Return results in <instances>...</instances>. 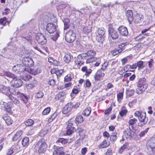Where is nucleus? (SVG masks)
I'll return each instance as SVG.
<instances>
[{
  "instance_id": "nucleus-26",
  "label": "nucleus",
  "mask_w": 155,
  "mask_h": 155,
  "mask_svg": "<svg viewBox=\"0 0 155 155\" xmlns=\"http://www.w3.org/2000/svg\"><path fill=\"white\" fill-rule=\"evenodd\" d=\"M20 77L22 79L25 81H28L32 78L29 74L27 73H24Z\"/></svg>"
},
{
  "instance_id": "nucleus-63",
  "label": "nucleus",
  "mask_w": 155,
  "mask_h": 155,
  "mask_svg": "<svg viewBox=\"0 0 155 155\" xmlns=\"http://www.w3.org/2000/svg\"><path fill=\"white\" fill-rule=\"evenodd\" d=\"M143 38V37L142 35H140L135 38V40L136 41H139L141 40Z\"/></svg>"
},
{
  "instance_id": "nucleus-31",
  "label": "nucleus",
  "mask_w": 155,
  "mask_h": 155,
  "mask_svg": "<svg viewBox=\"0 0 155 155\" xmlns=\"http://www.w3.org/2000/svg\"><path fill=\"white\" fill-rule=\"evenodd\" d=\"M2 87L0 92L7 95L9 93L10 88L3 85V87Z\"/></svg>"
},
{
  "instance_id": "nucleus-29",
  "label": "nucleus",
  "mask_w": 155,
  "mask_h": 155,
  "mask_svg": "<svg viewBox=\"0 0 155 155\" xmlns=\"http://www.w3.org/2000/svg\"><path fill=\"white\" fill-rule=\"evenodd\" d=\"M105 36L96 35V40L100 43L102 44L104 40Z\"/></svg>"
},
{
  "instance_id": "nucleus-27",
  "label": "nucleus",
  "mask_w": 155,
  "mask_h": 155,
  "mask_svg": "<svg viewBox=\"0 0 155 155\" xmlns=\"http://www.w3.org/2000/svg\"><path fill=\"white\" fill-rule=\"evenodd\" d=\"M29 138L28 137H25L22 140L21 144L23 147H27L29 144Z\"/></svg>"
},
{
  "instance_id": "nucleus-42",
  "label": "nucleus",
  "mask_w": 155,
  "mask_h": 155,
  "mask_svg": "<svg viewBox=\"0 0 155 155\" xmlns=\"http://www.w3.org/2000/svg\"><path fill=\"white\" fill-rule=\"evenodd\" d=\"M87 54L88 58L94 57L96 54V52L94 51L90 50L87 51Z\"/></svg>"
},
{
  "instance_id": "nucleus-54",
  "label": "nucleus",
  "mask_w": 155,
  "mask_h": 155,
  "mask_svg": "<svg viewBox=\"0 0 155 155\" xmlns=\"http://www.w3.org/2000/svg\"><path fill=\"white\" fill-rule=\"evenodd\" d=\"M75 130L77 133L79 134V135L82 134L84 131L83 129L81 127L78 128L76 130Z\"/></svg>"
},
{
  "instance_id": "nucleus-47",
  "label": "nucleus",
  "mask_w": 155,
  "mask_h": 155,
  "mask_svg": "<svg viewBox=\"0 0 155 155\" xmlns=\"http://www.w3.org/2000/svg\"><path fill=\"white\" fill-rule=\"evenodd\" d=\"M51 111V109L49 107L45 108L42 112V114L43 115H47Z\"/></svg>"
},
{
  "instance_id": "nucleus-30",
  "label": "nucleus",
  "mask_w": 155,
  "mask_h": 155,
  "mask_svg": "<svg viewBox=\"0 0 155 155\" xmlns=\"http://www.w3.org/2000/svg\"><path fill=\"white\" fill-rule=\"evenodd\" d=\"M12 103L9 102L8 103H6V104H5L4 106L6 111L7 112L10 113L11 111V108L12 107Z\"/></svg>"
},
{
  "instance_id": "nucleus-17",
  "label": "nucleus",
  "mask_w": 155,
  "mask_h": 155,
  "mask_svg": "<svg viewBox=\"0 0 155 155\" xmlns=\"http://www.w3.org/2000/svg\"><path fill=\"white\" fill-rule=\"evenodd\" d=\"M104 73L98 71L94 74V77L95 80L96 81H97L100 80L104 76Z\"/></svg>"
},
{
  "instance_id": "nucleus-38",
  "label": "nucleus",
  "mask_w": 155,
  "mask_h": 155,
  "mask_svg": "<svg viewBox=\"0 0 155 155\" xmlns=\"http://www.w3.org/2000/svg\"><path fill=\"white\" fill-rule=\"evenodd\" d=\"M104 29L103 28H99L97 30V35H100L101 36H104L105 31Z\"/></svg>"
},
{
  "instance_id": "nucleus-8",
  "label": "nucleus",
  "mask_w": 155,
  "mask_h": 155,
  "mask_svg": "<svg viewBox=\"0 0 155 155\" xmlns=\"http://www.w3.org/2000/svg\"><path fill=\"white\" fill-rule=\"evenodd\" d=\"M65 38L67 42L72 43L75 39V34L74 33L73 31L70 30L66 33Z\"/></svg>"
},
{
  "instance_id": "nucleus-37",
  "label": "nucleus",
  "mask_w": 155,
  "mask_h": 155,
  "mask_svg": "<svg viewBox=\"0 0 155 155\" xmlns=\"http://www.w3.org/2000/svg\"><path fill=\"white\" fill-rule=\"evenodd\" d=\"M88 57L87 53L86 54H81L78 56L77 58L80 60L81 59L83 60H87L88 58Z\"/></svg>"
},
{
  "instance_id": "nucleus-28",
  "label": "nucleus",
  "mask_w": 155,
  "mask_h": 155,
  "mask_svg": "<svg viewBox=\"0 0 155 155\" xmlns=\"http://www.w3.org/2000/svg\"><path fill=\"white\" fill-rule=\"evenodd\" d=\"M128 144L126 143L124 144L122 146H121L118 150V153L120 154H121L123 151L126 149H127L128 147Z\"/></svg>"
},
{
  "instance_id": "nucleus-48",
  "label": "nucleus",
  "mask_w": 155,
  "mask_h": 155,
  "mask_svg": "<svg viewBox=\"0 0 155 155\" xmlns=\"http://www.w3.org/2000/svg\"><path fill=\"white\" fill-rule=\"evenodd\" d=\"M44 95L43 93L41 91H39L35 95L36 98H40L42 97Z\"/></svg>"
},
{
  "instance_id": "nucleus-9",
  "label": "nucleus",
  "mask_w": 155,
  "mask_h": 155,
  "mask_svg": "<svg viewBox=\"0 0 155 155\" xmlns=\"http://www.w3.org/2000/svg\"><path fill=\"white\" fill-rule=\"evenodd\" d=\"M23 65L30 67H32L34 64V62L32 59L29 57H25L22 60Z\"/></svg>"
},
{
  "instance_id": "nucleus-55",
  "label": "nucleus",
  "mask_w": 155,
  "mask_h": 155,
  "mask_svg": "<svg viewBox=\"0 0 155 155\" xmlns=\"http://www.w3.org/2000/svg\"><path fill=\"white\" fill-rule=\"evenodd\" d=\"M64 81L66 82H69L71 81L72 80L71 78V74H68L64 78Z\"/></svg>"
},
{
  "instance_id": "nucleus-64",
  "label": "nucleus",
  "mask_w": 155,
  "mask_h": 155,
  "mask_svg": "<svg viewBox=\"0 0 155 155\" xmlns=\"http://www.w3.org/2000/svg\"><path fill=\"white\" fill-rule=\"evenodd\" d=\"M6 18H1L0 19V24L4 25H5L6 24Z\"/></svg>"
},
{
  "instance_id": "nucleus-41",
  "label": "nucleus",
  "mask_w": 155,
  "mask_h": 155,
  "mask_svg": "<svg viewBox=\"0 0 155 155\" xmlns=\"http://www.w3.org/2000/svg\"><path fill=\"white\" fill-rule=\"evenodd\" d=\"M8 97L10 99L12 100L14 104H17L19 103V101L16 98L12 96V95L9 94Z\"/></svg>"
},
{
  "instance_id": "nucleus-32",
  "label": "nucleus",
  "mask_w": 155,
  "mask_h": 155,
  "mask_svg": "<svg viewBox=\"0 0 155 155\" xmlns=\"http://www.w3.org/2000/svg\"><path fill=\"white\" fill-rule=\"evenodd\" d=\"M64 24V30H67L69 27L70 25L69 23L70 22V20L68 18L64 19L63 21Z\"/></svg>"
},
{
  "instance_id": "nucleus-56",
  "label": "nucleus",
  "mask_w": 155,
  "mask_h": 155,
  "mask_svg": "<svg viewBox=\"0 0 155 155\" xmlns=\"http://www.w3.org/2000/svg\"><path fill=\"white\" fill-rule=\"evenodd\" d=\"M108 64V62H105L102 65L101 69L104 71L106 69V68L107 67Z\"/></svg>"
},
{
  "instance_id": "nucleus-3",
  "label": "nucleus",
  "mask_w": 155,
  "mask_h": 155,
  "mask_svg": "<svg viewBox=\"0 0 155 155\" xmlns=\"http://www.w3.org/2000/svg\"><path fill=\"white\" fill-rule=\"evenodd\" d=\"M137 85L136 92L138 94H142L147 87V84H146V79L144 77L139 78Z\"/></svg>"
},
{
  "instance_id": "nucleus-57",
  "label": "nucleus",
  "mask_w": 155,
  "mask_h": 155,
  "mask_svg": "<svg viewBox=\"0 0 155 155\" xmlns=\"http://www.w3.org/2000/svg\"><path fill=\"white\" fill-rule=\"evenodd\" d=\"M94 60L95 59L94 57H90L87 58V60L86 61V62L87 63H88L90 62H92L94 61Z\"/></svg>"
},
{
  "instance_id": "nucleus-35",
  "label": "nucleus",
  "mask_w": 155,
  "mask_h": 155,
  "mask_svg": "<svg viewBox=\"0 0 155 155\" xmlns=\"http://www.w3.org/2000/svg\"><path fill=\"white\" fill-rule=\"evenodd\" d=\"M135 93V90L131 89H128L126 90V94L127 96L130 97L132 96Z\"/></svg>"
},
{
  "instance_id": "nucleus-20",
  "label": "nucleus",
  "mask_w": 155,
  "mask_h": 155,
  "mask_svg": "<svg viewBox=\"0 0 155 155\" xmlns=\"http://www.w3.org/2000/svg\"><path fill=\"white\" fill-rule=\"evenodd\" d=\"M148 148L149 147L153 152V149L155 147V138H153L150 140L147 144Z\"/></svg>"
},
{
  "instance_id": "nucleus-58",
  "label": "nucleus",
  "mask_w": 155,
  "mask_h": 155,
  "mask_svg": "<svg viewBox=\"0 0 155 155\" xmlns=\"http://www.w3.org/2000/svg\"><path fill=\"white\" fill-rule=\"evenodd\" d=\"M20 65H21V67L20 66V68H19L18 73L24 71L26 69V66H23V65L20 64Z\"/></svg>"
},
{
  "instance_id": "nucleus-19",
  "label": "nucleus",
  "mask_w": 155,
  "mask_h": 155,
  "mask_svg": "<svg viewBox=\"0 0 155 155\" xmlns=\"http://www.w3.org/2000/svg\"><path fill=\"white\" fill-rule=\"evenodd\" d=\"M126 15L129 23L130 24H131L133 20V14L132 10H127L126 12Z\"/></svg>"
},
{
  "instance_id": "nucleus-43",
  "label": "nucleus",
  "mask_w": 155,
  "mask_h": 155,
  "mask_svg": "<svg viewBox=\"0 0 155 155\" xmlns=\"http://www.w3.org/2000/svg\"><path fill=\"white\" fill-rule=\"evenodd\" d=\"M58 113L55 111L51 116L50 118L48 119L49 122H51L54 120L58 114Z\"/></svg>"
},
{
  "instance_id": "nucleus-39",
  "label": "nucleus",
  "mask_w": 155,
  "mask_h": 155,
  "mask_svg": "<svg viewBox=\"0 0 155 155\" xmlns=\"http://www.w3.org/2000/svg\"><path fill=\"white\" fill-rule=\"evenodd\" d=\"M25 125L28 126H31L34 124V121L31 119H28L25 122Z\"/></svg>"
},
{
  "instance_id": "nucleus-13",
  "label": "nucleus",
  "mask_w": 155,
  "mask_h": 155,
  "mask_svg": "<svg viewBox=\"0 0 155 155\" xmlns=\"http://www.w3.org/2000/svg\"><path fill=\"white\" fill-rule=\"evenodd\" d=\"M64 148L63 147L54 146L53 155H64Z\"/></svg>"
},
{
  "instance_id": "nucleus-40",
  "label": "nucleus",
  "mask_w": 155,
  "mask_h": 155,
  "mask_svg": "<svg viewBox=\"0 0 155 155\" xmlns=\"http://www.w3.org/2000/svg\"><path fill=\"white\" fill-rule=\"evenodd\" d=\"M76 123H81L83 122V117L81 115H78L75 118Z\"/></svg>"
},
{
  "instance_id": "nucleus-45",
  "label": "nucleus",
  "mask_w": 155,
  "mask_h": 155,
  "mask_svg": "<svg viewBox=\"0 0 155 155\" xmlns=\"http://www.w3.org/2000/svg\"><path fill=\"white\" fill-rule=\"evenodd\" d=\"M137 63H135L132 65L128 64L124 67V69H125V68L127 69V68H130V69H135L137 68Z\"/></svg>"
},
{
  "instance_id": "nucleus-24",
  "label": "nucleus",
  "mask_w": 155,
  "mask_h": 155,
  "mask_svg": "<svg viewBox=\"0 0 155 155\" xmlns=\"http://www.w3.org/2000/svg\"><path fill=\"white\" fill-rule=\"evenodd\" d=\"M137 121V120L135 118L130 120L129 121V128L135 129L134 127V125L136 124Z\"/></svg>"
},
{
  "instance_id": "nucleus-33",
  "label": "nucleus",
  "mask_w": 155,
  "mask_h": 155,
  "mask_svg": "<svg viewBox=\"0 0 155 155\" xmlns=\"http://www.w3.org/2000/svg\"><path fill=\"white\" fill-rule=\"evenodd\" d=\"M91 112V109L90 107H88L85 109L83 112V115L86 117L88 116Z\"/></svg>"
},
{
  "instance_id": "nucleus-52",
  "label": "nucleus",
  "mask_w": 155,
  "mask_h": 155,
  "mask_svg": "<svg viewBox=\"0 0 155 155\" xmlns=\"http://www.w3.org/2000/svg\"><path fill=\"white\" fill-rule=\"evenodd\" d=\"M137 65L138 67V69H140V68H142L144 67L143 62L142 61H140L138 62L137 63Z\"/></svg>"
},
{
  "instance_id": "nucleus-51",
  "label": "nucleus",
  "mask_w": 155,
  "mask_h": 155,
  "mask_svg": "<svg viewBox=\"0 0 155 155\" xmlns=\"http://www.w3.org/2000/svg\"><path fill=\"white\" fill-rule=\"evenodd\" d=\"M122 51V49L116 50L112 51L111 53L113 56H115Z\"/></svg>"
},
{
  "instance_id": "nucleus-10",
  "label": "nucleus",
  "mask_w": 155,
  "mask_h": 155,
  "mask_svg": "<svg viewBox=\"0 0 155 155\" xmlns=\"http://www.w3.org/2000/svg\"><path fill=\"white\" fill-rule=\"evenodd\" d=\"M136 130L135 129H127L125 131L124 135L127 140H130L134 136Z\"/></svg>"
},
{
  "instance_id": "nucleus-11",
  "label": "nucleus",
  "mask_w": 155,
  "mask_h": 155,
  "mask_svg": "<svg viewBox=\"0 0 155 155\" xmlns=\"http://www.w3.org/2000/svg\"><path fill=\"white\" fill-rule=\"evenodd\" d=\"M109 35L114 40L117 39L119 36L117 31L110 27L109 28Z\"/></svg>"
},
{
  "instance_id": "nucleus-5",
  "label": "nucleus",
  "mask_w": 155,
  "mask_h": 155,
  "mask_svg": "<svg viewBox=\"0 0 155 155\" xmlns=\"http://www.w3.org/2000/svg\"><path fill=\"white\" fill-rule=\"evenodd\" d=\"M35 147L38 149V153H44L46 150L47 145L44 139H41L37 143Z\"/></svg>"
},
{
  "instance_id": "nucleus-23",
  "label": "nucleus",
  "mask_w": 155,
  "mask_h": 155,
  "mask_svg": "<svg viewBox=\"0 0 155 155\" xmlns=\"http://www.w3.org/2000/svg\"><path fill=\"white\" fill-rule=\"evenodd\" d=\"M110 144L109 141H107L106 140H104L103 141L99 146V148H106L108 147Z\"/></svg>"
},
{
  "instance_id": "nucleus-53",
  "label": "nucleus",
  "mask_w": 155,
  "mask_h": 155,
  "mask_svg": "<svg viewBox=\"0 0 155 155\" xmlns=\"http://www.w3.org/2000/svg\"><path fill=\"white\" fill-rule=\"evenodd\" d=\"M83 62H82L78 59H76L74 61V64L77 65V66H80L83 64Z\"/></svg>"
},
{
  "instance_id": "nucleus-2",
  "label": "nucleus",
  "mask_w": 155,
  "mask_h": 155,
  "mask_svg": "<svg viewBox=\"0 0 155 155\" xmlns=\"http://www.w3.org/2000/svg\"><path fill=\"white\" fill-rule=\"evenodd\" d=\"M4 75L9 78L12 79V81L14 83L12 86L18 88L22 86L23 83L22 81L15 74L9 72H5L4 73Z\"/></svg>"
},
{
  "instance_id": "nucleus-61",
  "label": "nucleus",
  "mask_w": 155,
  "mask_h": 155,
  "mask_svg": "<svg viewBox=\"0 0 155 155\" xmlns=\"http://www.w3.org/2000/svg\"><path fill=\"white\" fill-rule=\"evenodd\" d=\"M149 129V128H147L141 132L140 134V137H143L145 134V133L147 132Z\"/></svg>"
},
{
  "instance_id": "nucleus-25",
  "label": "nucleus",
  "mask_w": 155,
  "mask_h": 155,
  "mask_svg": "<svg viewBox=\"0 0 155 155\" xmlns=\"http://www.w3.org/2000/svg\"><path fill=\"white\" fill-rule=\"evenodd\" d=\"M6 54H7V55L6 56V57L2 56L0 58L1 60V62L6 63L8 59H11L12 58L11 54H9V53Z\"/></svg>"
},
{
  "instance_id": "nucleus-15",
  "label": "nucleus",
  "mask_w": 155,
  "mask_h": 155,
  "mask_svg": "<svg viewBox=\"0 0 155 155\" xmlns=\"http://www.w3.org/2000/svg\"><path fill=\"white\" fill-rule=\"evenodd\" d=\"M118 30L120 34L123 36H127L128 34L127 28L124 26H120L118 28Z\"/></svg>"
},
{
  "instance_id": "nucleus-36",
  "label": "nucleus",
  "mask_w": 155,
  "mask_h": 155,
  "mask_svg": "<svg viewBox=\"0 0 155 155\" xmlns=\"http://www.w3.org/2000/svg\"><path fill=\"white\" fill-rule=\"evenodd\" d=\"M43 18V17H42V18L41 17L40 19V21H41L43 24L45 22L46 23L47 22H49L50 21H54L53 20H51V19H53L52 18L50 19L49 17L48 18L47 16L45 17L44 18Z\"/></svg>"
},
{
  "instance_id": "nucleus-16",
  "label": "nucleus",
  "mask_w": 155,
  "mask_h": 155,
  "mask_svg": "<svg viewBox=\"0 0 155 155\" xmlns=\"http://www.w3.org/2000/svg\"><path fill=\"white\" fill-rule=\"evenodd\" d=\"M143 18L142 15L136 13L134 17L133 21L135 24H140L142 22Z\"/></svg>"
},
{
  "instance_id": "nucleus-18",
  "label": "nucleus",
  "mask_w": 155,
  "mask_h": 155,
  "mask_svg": "<svg viewBox=\"0 0 155 155\" xmlns=\"http://www.w3.org/2000/svg\"><path fill=\"white\" fill-rule=\"evenodd\" d=\"M139 121L142 123V125H144L146 124L148 120L147 118L146 117V114L145 113H142V114L138 118Z\"/></svg>"
},
{
  "instance_id": "nucleus-14",
  "label": "nucleus",
  "mask_w": 155,
  "mask_h": 155,
  "mask_svg": "<svg viewBox=\"0 0 155 155\" xmlns=\"http://www.w3.org/2000/svg\"><path fill=\"white\" fill-rule=\"evenodd\" d=\"M74 106V104L70 102L68 103L64 107L62 110L63 114H66L70 112Z\"/></svg>"
},
{
  "instance_id": "nucleus-44",
  "label": "nucleus",
  "mask_w": 155,
  "mask_h": 155,
  "mask_svg": "<svg viewBox=\"0 0 155 155\" xmlns=\"http://www.w3.org/2000/svg\"><path fill=\"white\" fill-rule=\"evenodd\" d=\"M67 140L64 138H59L57 140V143H60L62 144H65L67 143Z\"/></svg>"
},
{
  "instance_id": "nucleus-59",
  "label": "nucleus",
  "mask_w": 155,
  "mask_h": 155,
  "mask_svg": "<svg viewBox=\"0 0 155 155\" xmlns=\"http://www.w3.org/2000/svg\"><path fill=\"white\" fill-rule=\"evenodd\" d=\"M21 54L25 57H29V52L27 51H22L21 52Z\"/></svg>"
},
{
  "instance_id": "nucleus-60",
  "label": "nucleus",
  "mask_w": 155,
  "mask_h": 155,
  "mask_svg": "<svg viewBox=\"0 0 155 155\" xmlns=\"http://www.w3.org/2000/svg\"><path fill=\"white\" fill-rule=\"evenodd\" d=\"M127 112V110H122L119 112V114L121 117H123L124 115H126Z\"/></svg>"
},
{
  "instance_id": "nucleus-12",
  "label": "nucleus",
  "mask_w": 155,
  "mask_h": 155,
  "mask_svg": "<svg viewBox=\"0 0 155 155\" xmlns=\"http://www.w3.org/2000/svg\"><path fill=\"white\" fill-rule=\"evenodd\" d=\"M35 38L38 43L41 45H44L47 42V40L44 35L41 33H38L36 34Z\"/></svg>"
},
{
  "instance_id": "nucleus-62",
  "label": "nucleus",
  "mask_w": 155,
  "mask_h": 155,
  "mask_svg": "<svg viewBox=\"0 0 155 155\" xmlns=\"http://www.w3.org/2000/svg\"><path fill=\"white\" fill-rule=\"evenodd\" d=\"M48 84L51 86H53L55 84V81L53 79H50L48 82Z\"/></svg>"
},
{
  "instance_id": "nucleus-4",
  "label": "nucleus",
  "mask_w": 155,
  "mask_h": 155,
  "mask_svg": "<svg viewBox=\"0 0 155 155\" xmlns=\"http://www.w3.org/2000/svg\"><path fill=\"white\" fill-rule=\"evenodd\" d=\"M9 92L15 95H18V97L20 98L21 100L24 103H26L28 101V97L24 94L20 93L17 88L11 86L9 89Z\"/></svg>"
},
{
  "instance_id": "nucleus-1",
  "label": "nucleus",
  "mask_w": 155,
  "mask_h": 155,
  "mask_svg": "<svg viewBox=\"0 0 155 155\" xmlns=\"http://www.w3.org/2000/svg\"><path fill=\"white\" fill-rule=\"evenodd\" d=\"M46 31L50 34H52L51 38L55 41L59 36V31L56 30V26L52 23H48L46 27Z\"/></svg>"
},
{
  "instance_id": "nucleus-7",
  "label": "nucleus",
  "mask_w": 155,
  "mask_h": 155,
  "mask_svg": "<svg viewBox=\"0 0 155 155\" xmlns=\"http://www.w3.org/2000/svg\"><path fill=\"white\" fill-rule=\"evenodd\" d=\"M16 42H12L9 43L7 48L5 50V53L6 54L9 53L11 54L13 53L14 51L16 49L17 47Z\"/></svg>"
},
{
  "instance_id": "nucleus-22",
  "label": "nucleus",
  "mask_w": 155,
  "mask_h": 155,
  "mask_svg": "<svg viewBox=\"0 0 155 155\" xmlns=\"http://www.w3.org/2000/svg\"><path fill=\"white\" fill-rule=\"evenodd\" d=\"M22 134V133L21 131L19 130L17 131L13 136L12 138V140L15 141L19 140Z\"/></svg>"
},
{
  "instance_id": "nucleus-46",
  "label": "nucleus",
  "mask_w": 155,
  "mask_h": 155,
  "mask_svg": "<svg viewBox=\"0 0 155 155\" xmlns=\"http://www.w3.org/2000/svg\"><path fill=\"white\" fill-rule=\"evenodd\" d=\"M66 95V93L64 91H61L59 92L56 95V97H58V99L64 97Z\"/></svg>"
},
{
  "instance_id": "nucleus-50",
  "label": "nucleus",
  "mask_w": 155,
  "mask_h": 155,
  "mask_svg": "<svg viewBox=\"0 0 155 155\" xmlns=\"http://www.w3.org/2000/svg\"><path fill=\"white\" fill-rule=\"evenodd\" d=\"M36 84V81H35V82L28 84L27 85V87L29 89H32L35 87Z\"/></svg>"
},
{
  "instance_id": "nucleus-49",
  "label": "nucleus",
  "mask_w": 155,
  "mask_h": 155,
  "mask_svg": "<svg viewBox=\"0 0 155 155\" xmlns=\"http://www.w3.org/2000/svg\"><path fill=\"white\" fill-rule=\"evenodd\" d=\"M21 67V65L17 64L14 65L12 68V71L17 73H18L19 68Z\"/></svg>"
},
{
  "instance_id": "nucleus-21",
  "label": "nucleus",
  "mask_w": 155,
  "mask_h": 155,
  "mask_svg": "<svg viewBox=\"0 0 155 155\" xmlns=\"http://www.w3.org/2000/svg\"><path fill=\"white\" fill-rule=\"evenodd\" d=\"M2 118L5 121L7 125H10L13 123V120L11 117L7 114L4 115L2 117Z\"/></svg>"
},
{
  "instance_id": "nucleus-6",
  "label": "nucleus",
  "mask_w": 155,
  "mask_h": 155,
  "mask_svg": "<svg viewBox=\"0 0 155 155\" xmlns=\"http://www.w3.org/2000/svg\"><path fill=\"white\" fill-rule=\"evenodd\" d=\"M74 120L72 119L69 120L67 122H66V125H67L66 134L67 135H71L75 130L74 126Z\"/></svg>"
},
{
  "instance_id": "nucleus-34",
  "label": "nucleus",
  "mask_w": 155,
  "mask_h": 155,
  "mask_svg": "<svg viewBox=\"0 0 155 155\" xmlns=\"http://www.w3.org/2000/svg\"><path fill=\"white\" fill-rule=\"evenodd\" d=\"M63 60L66 63H69L71 60V55L68 54H66L63 58Z\"/></svg>"
}]
</instances>
